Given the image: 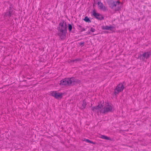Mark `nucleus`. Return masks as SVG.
<instances>
[{
  "mask_svg": "<svg viewBox=\"0 0 151 151\" xmlns=\"http://www.w3.org/2000/svg\"><path fill=\"white\" fill-rule=\"evenodd\" d=\"M104 101L103 100V101H100L98 102V105L95 106V107L96 109H103L104 107Z\"/></svg>",
  "mask_w": 151,
  "mask_h": 151,
  "instance_id": "nucleus-9",
  "label": "nucleus"
},
{
  "mask_svg": "<svg viewBox=\"0 0 151 151\" xmlns=\"http://www.w3.org/2000/svg\"><path fill=\"white\" fill-rule=\"evenodd\" d=\"M48 94L51 96L53 97L56 99L59 100L62 98L65 93L61 92H59L55 91H50L49 93H48Z\"/></svg>",
  "mask_w": 151,
  "mask_h": 151,
  "instance_id": "nucleus-3",
  "label": "nucleus"
},
{
  "mask_svg": "<svg viewBox=\"0 0 151 151\" xmlns=\"http://www.w3.org/2000/svg\"><path fill=\"white\" fill-rule=\"evenodd\" d=\"M65 38H60V40L61 41L65 39Z\"/></svg>",
  "mask_w": 151,
  "mask_h": 151,
  "instance_id": "nucleus-30",
  "label": "nucleus"
},
{
  "mask_svg": "<svg viewBox=\"0 0 151 151\" xmlns=\"http://www.w3.org/2000/svg\"><path fill=\"white\" fill-rule=\"evenodd\" d=\"M24 39L23 40L25 41L26 40V41H28V38H23Z\"/></svg>",
  "mask_w": 151,
  "mask_h": 151,
  "instance_id": "nucleus-29",
  "label": "nucleus"
},
{
  "mask_svg": "<svg viewBox=\"0 0 151 151\" xmlns=\"http://www.w3.org/2000/svg\"><path fill=\"white\" fill-rule=\"evenodd\" d=\"M3 42L2 41H1L0 40V43H2Z\"/></svg>",
  "mask_w": 151,
  "mask_h": 151,
  "instance_id": "nucleus-32",
  "label": "nucleus"
},
{
  "mask_svg": "<svg viewBox=\"0 0 151 151\" xmlns=\"http://www.w3.org/2000/svg\"><path fill=\"white\" fill-rule=\"evenodd\" d=\"M83 140L85 141L86 142L91 144H92L94 145H96V142H93V141H91L88 139H86L85 138H84Z\"/></svg>",
  "mask_w": 151,
  "mask_h": 151,
  "instance_id": "nucleus-16",
  "label": "nucleus"
},
{
  "mask_svg": "<svg viewBox=\"0 0 151 151\" xmlns=\"http://www.w3.org/2000/svg\"><path fill=\"white\" fill-rule=\"evenodd\" d=\"M114 5H115L114 10L118 11L122 7V4L120 3L119 1H117L115 2V4Z\"/></svg>",
  "mask_w": 151,
  "mask_h": 151,
  "instance_id": "nucleus-8",
  "label": "nucleus"
},
{
  "mask_svg": "<svg viewBox=\"0 0 151 151\" xmlns=\"http://www.w3.org/2000/svg\"><path fill=\"white\" fill-rule=\"evenodd\" d=\"M84 20L86 22H91V20L87 17H86Z\"/></svg>",
  "mask_w": 151,
  "mask_h": 151,
  "instance_id": "nucleus-22",
  "label": "nucleus"
},
{
  "mask_svg": "<svg viewBox=\"0 0 151 151\" xmlns=\"http://www.w3.org/2000/svg\"><path fill=\"white\" fill-rule=\"evenodd\" d=\"M72 28V26L70 24H68V29L69 31L70 32Z\"/></svg>",
  "mask_w": 151,
  "mask_h": 151,
  "instance_id": "nucleus-23",
  "label": "nucleus"
},
{
  "mask_svg": "<svg viewBox=\"0 0 151 151\" xmlns=\"http://www.w3.org/2000/svg\"><path fill=\"white\" fill-rule=\"evenodd\" d=\"M91 110L93 111L96 112V108L95 107V106H93V107H92L91 108Z\"/></svg>",
  "mask_w": 151,
  "mask_h": 151,
  "instance_id": "nucleus-26",
  "label": "nucleus"
},
{
  "mask_svg": "<svg viewBox=\"0 0 151 151\" xmlns=\"http://www.w3.org/2000/svg\"><path fill=\"white\" fill-rule=\"evenodd\" d=\"M12 12L10 11H7L5 13V17L8 16L9 17L11 16L12 15Z\"/></svg>",
  "mask_w": 151,
  "mask_h": 151,
  "instance_id": "nucleus-17",
  "label": "nucleus"
},
{
  "mask_svg": "<svg viewBox=\"0 0 151 151\" xmlns=\"http://www.w3.org/2000/svg\"><path fill=\"white\" fill-rule=\"evenodd\" d=\"M79 27H80V29L81 30V31H85V29L84 28V27H82L81 26H79Z\"/></svg>",
  "mask_w": 151,
  "mask_h": 151,
  "instance_id": "nucleus-24",
  "label": "nucleus"
},
{
  "mask_svg": "<svg viewBox=\"0 0 151 151\" xmlns=\"http://www.w3.org/2000/svg\"><path fill=\"white\" fill-rule=\"evenodd\" d=\"M66 86H71V78H66Z\"/></svg>",
  "mask_w": 151,
  "mask_h": 151,
  "instance_id": "nucleus-13",
  "label": "nucleus"
},
{
  "mask_svg": "<svg viewBox=\"0 0 151 151\" xmlns=\"http://www.w3.org/2000/svg\"><path fill=\"white\" fill-rule=\"evenodd\" d=\"M71 86H73L75 85H77L79 84H80L81 81L80 80L75 78L74 77H72L71 78Z\"/></svg>",
  "mask_w": 151,
  "mask_h": 151,
  "instance_id": "nucleus-6",
  "label": "nucleus"
},
{
  "mask_svg": "<svg viewBox=\"0 0 151 151\" xmlns=\"http://www.w3.org/2000/svg\"><path fill=\"white\" fill-rule=\"evenodd\" d=\"M5 76H4L3 77V78H4V77H5Z\"/></svg>",
  "mask_w": 151,
  "mask_h": 151,
  "instance_id": "nucleus-35",
  "label": "nucleus"
},
{
  "mask_svg": "<svg viewBox=\"0 0 151 151\" xmlns=\"http://www.w3.org/2000/svg\"><path fill=\"white\" fill-rule=\"evenodd\" d=\"M61 128H62V129H63V127H61Z\"/></svg>",
  "mask_w": 151,
  "mask_h": 151,
  "instance_id": "nucleus-36",
  "label": "nucleus"
},
{
  "mask_svg": "<svg viewBox=\"0 0 151 151\" xmlns=\"http://www.w3.org/2000/svg\"><path fill=\"white\" fill-rule=\"evenodd\" d=\"M91 31L93 32H94L95 31V29H94V28H91Z\"/></svg>",
  "mask_w": 151,
  "mask_h": 151,
  "instance_id": "nucleus-28",
  "label": "nucleus"
},
{
  "mask_svg": "<svg viewBox=\"0 0 151 151\" xmlns=\"http://www.w3.org/2000/svg\"><path fill=\"white\" fill-rule=\"evenodd\" d=\"M101 28L103 29H106L109 30L111 31H112L114 29V27L111 26V25L110 26H102Z\"/></svg>",
  "mask_w": 151,
  "mask_h": 151,
  "instance_id": "nucleus-12",
  "label": "nucleus"
},
{
  "mask_svg": "<svg viewBox=\"0 0 151 151\" xmlns=\"http://www.w3.org/2000/svg\"><path fill=\"white\" fill-rule=\"evenodd\" d=\"M142 54H139L138 55L137 59H139L140 60L145 61V59H147L149 58L151 56V52L150 51L145 52H142Z\"/></svg>",
  "mask_w": 151,
  "mask_h": 151,
  "instance_id": "nucleus-5",
  "label": "nucleus"
},
{
  "mask_svg": "<svg viewBox=\"0 0 151 151\" xmlns=\"http://www.w3.org/2000/svg\"><path fill=\"white\" fill-rule=\"evenodd\" d=\"M100 138L106 140H109L111 141H114L113 138H111L110 137H108L106 135L101 134L99 137Z\"/></svg>",
  "mask_w": 151,
  "mask_h": 151,
  "instance_id": "nucleus-11",
  "label": "nucleus"
},
{
  "mask_svg": "<svg viewBox=\"0 0 151 151\" xmlns=\"http://www.w3.org/2000/svg\"><path fill=\"white\" fill-rule=\"evenodd\" d=\"M87 105V103L85 99H84L82 101V104L81 107L80 108L81 110H83L86 108Z\"/></svg>",
  "mask_w": 151,
  "mask_h": 151,
  "instance_id": "nucleus-14",
  "label": "nucleus"
},
{
  "mask_svg": "<svg viewBox=\"0 0 151 151\" xmlns=\"http://www.w3.org/2000/svg\"><path fill=\"white\" fill-rule=\"evenodd\" d=\"M125 83V82L119 83L116 87L114 89V92L112 93V95L114 96V95L116 97L117 94H119L120 92L123 91L125 87L124 86V84Z\"/></svg>",
  "mask_w": 151,
  "mask_h": 151,
  "instance_id": "nucleus-4",
  "label": "nucleus"
},
{
  "mask_svg": "<svg viewBox=\"0 0 151 151\" xmlns=\"http://www.w3.org/2000/svg\"><path fill=\"white\" fill-rule=\"evenodd\" d=\"M40 61L41 62H44L45 60L44 59H43V60H42L41 59V60Z\"/></svg>",
  "mask_w": 151,
  "mask_h": 151,
  "instance_id": "nucleus-31",
  "label": "nucleus"
},
{
  "mask_svg": "<svg viewBox=\"0 0 151 151\" xmlns=\"http://www.w3.org/2000/svg\"><path fill=\"white\" fill-rule=\"evenodd\" d=\"M66 78L62 79L60 81L59 85L61 86H66Z\"/></svg>",
  "mask_w": 151,
  "mask_h": 151,
  "instance_id": "nucleus-15",
  "label": "nucleus"
},
{
  "mask_svg": "<svg viewBox=\"0 0 151 151\" xmlns=\"http://www.w3.org/2000/svg\"><path fill=\"white\" fill-rule=\"evenodd\" d=\"M73 62H74V60H69L68 61V63H72Z\"/></svg>",
  "mask_w": 151,
  "mask_h": 151,
  "instance_id": "nucleus-27",
  "label": "nucleus"
},
{
  "mask_svg": "<svg viewBox=\"0 0 151 151\" xmlns=\"http://www.w3.org/2000/svg\"><path fill=\"white\" fill-rule=\"evenodd\" d=\"M22 82H26L27 81L26 80H23L22 81Z\"/></svg>",
  "mask_w": 151,
  "mask_h": 151,
  "instance_id": "nucleus-33",
  "label": "nucleus"
},
{
  "mask_svg": "<svg viewBox=\"0 0 151 151\" xmlns=\"http://www.w3.org/2000/svg\"><path fill=\"white\" fill-rule=\"evenodd\" d=\"M92 104H91V107H92Z\"/></svg>",
  "mask_w": 151,
  "mask_h": 151,
  "instance_id": "nucleus-34",
  "label": "nucleus"
},
{
  "mask_svg": "<svg viewBox=\"0 0 151 151\" xmlns=\"http://www.w3.org/2000/svg\"><path fill=\"white\" fill-rule=\"evenodd\" d=\"M92 14L96 18L99 20H101L104 19V17L101 14L97 13L95 10L93 11Z\"/></svg>",
  "mask_w": 151,
  "mask_h": 151,
  "instance_id": "nucleus-7",
  "label": "nucleus"
},
{
  "mask_svg": "<svg viewBox=\"0 0 151 151\" xmlns=\"http://www.w3.org/2000/svg\"><path fill=\"white\" fill-rule=\"evenodd\" d=\"M104 105L103 109H96V112L105 114L109 112L112 113L114 112V106L111 103H109L108 101L105 102Z\"/></svg>",
  "mask_w": 151,
  "mask_h": 151,
  "instance_id": "nucleus-1",
  "label": "nucleus"
},
{
  "mask_svg": "<svg viewBox=\"0 0 151 151\" xmlns=\"http://www.w3.org/2000/svg\"><path fill=\"white\" fill-rule=\"evenodd\" d=\"M98 7L100 9L104 11H105L107 9V8L104 6L102 3L100 1L98 2Z\"/></svg>",
  "mask_w": 151,
  "mask_h": 151,
  "instance_id": "nucleus-10",
  "label": "nucleus"
},
{
  "mask_svg": "<svg viewBox=\"0 0 151 151\" xmlns=\"http://www.w3.org/2000/svg\"><path fill=\"white\" fill-rule=\"evenodd\" d=\"M66 22L63 20L60 21L58 27V30L61 34V37H63L67 31Z\"/></svg>",
  "mask_w": 151,
  "mask_h": 151,
  "instance_id": "nucleus-2",
  "label": "nucleus"
},
{
  "mask_svg": "<svg viewBox=\"0 0 151 151\" xmlns=\"http://www.w3.org/2000/svg\"><path fill=\"white\" fill-rule=\"evenodd\" d=\"M74 41L73 40V39L71 41L70 40H69V39L68 40L67 42H68L69 43H73Z\"/></svg>",
  "mask_w": 151,
  "mask_h": 151,
  "instance_id": "nucleus-25",
  "label": "nucleus"
},
{
  "mask_svg": "<svg viewBox=\"0 0 151 151\" xmlns=\"http://www.w3.org/2000/svg\"><path fill=\"white\" fill-rule=\"evenodd\" d=\"M27 78L29 79H30V78Z\"/></svg>",
  "mask_w": 151,
  "mask_h": 151,
  "instance_id": "nucleus-37",
  "label": "nucleus"
},
{
  "mask_svg": "<svg viewBox=\"0 0 151 151\" xmlns=\"http://www.w3.org/2000/svg\"><path fill=\"white\" fill-rule=\"evenodd\" d=\"M80 40H77L78 41V44L80 46H81V47L83 46L84 45V42L83 41H80Z\"/></svg>",
  "mask_w": 151,
  "mask_h": 151,
  "instance_id": "nucleus-18",
  "label": "nucleus"
},
{
  "mask_svg": "<svg viewBox=\"0 0 151 151\" xmlns=\"http://www.w3.org/2000/svg\"><path fill=\"white\" fill-rule=\"evenodd\" d=\"M95 39V38H91L90 40V42L91 45H93L95 44L96 42Z\"/></svg>",
  "mask_w": 151,
  "mask_h": 151,
  "instance_id": "nucleus-20",
  "label": "nucleus"
},
{
  "mask_svg": "<svg viewBox=\"0 0 151 151\" xmlns=\"http://www.w3.org/2000/svg\"><path fill=\"white\" fill-rule=\"evenodd\" d=\"M74 62H75L76 63L77 62H79L80 61H82V59L80 58H78L75 59L74 60Z\"/></svg>",
  "mask_w": 151,
  "mask_h": 151,
  "instance_id": "nucleus-21",
  "label": "nucleus"
},
{
  "mask_svg": "<svg viewBox=\"0 0 151 151\" xmlns=\"http://www.w3.org/2000/svg\"><path fill=\"white\" fill-rule=\"evenodd\" d=\"M115 4V2L113 3H111L109 4V7L112 9L114 10L115 5L114 4Z\"/></svg>",
  "mask_w": 151,
  "mask_h": 151,
  "instance_id": "nucleus-19",
  "label": "nucleus"
}]
</instances>
